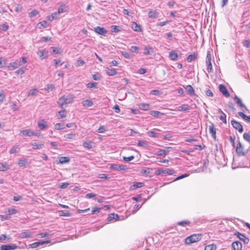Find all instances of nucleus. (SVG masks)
<instances>
[{
  "label": "nucleus",
  "instance_id": "1",
  "mask_svg": "<svg viewBox=\"0 0 250 250\" xmlns=\"http://www.w3.org/2000/svg\"><path fill=\"white\" fill-rule=\"evenodd\" d=\"M73 101V97L71 95H68L65 96L64 95L60 97L57 103L59 104L60 108L62 109H65L66 105L68 104L71 103Z\"/></svg>",
  "mask_w": 250,
  "mask_h": 250
},
{
  "label": "nucleus",
  "instance_id": "2",
  "mask_svg": "<svg viewBox=\"0 0 250 250\" xmlns=\"http://www.w3.org/2000/svg\"><path fill=\"white\" fill-rule=\"evenodd\" d=\"M201 237L200 234H192L185 239V243L186 244L189 245L200 241L201 239Z\"/></svg>",
  "mask_w": 250,
  "mask_h": 250
},
{
  "label": "nucleus",
  "instance_id": "3",
  "mask_svg": "<svg viewBox=\"0 0 250 250\" xmlns=\"http://www.w3.org/2000/svg\"><path fill=\"white\" fill-rule=\"evenodd\" d=\"M155 173L156 175H159L163 173L167 174L168 175H172L174 173V170L172 169L169 168H159L155 171Z\"/></svg>",
  "mask_w": 250,
  "mask_h": 250
},
{
  "label": "nucleus",
  "instance_id": "4",
  "mask_svg": "<svg viewBox=\"0 0 250 250\" xmlns=\"http://www.w3.org/2000/svg\"><path fill=\"white\" fill-rule=\"evenodd\" d=\"M211 56L210 52L209 51H208L206 56V63L207 66V70L208 73L211 72L212 69V64L211 62Z\"/></svg>",
  "mask_w": 250,
  "mask_h": 250
},
{
  "label": "nucleus",
  "instance_id": "5",
  "mask_svg": "<svg viewBox=\"0 0 250 250\" xmlns=\"http://www.w3.org/2000/svg\"><path fill=\"white\" fill-rule=\"evenodd\" d=\"M231 124L235 129L238 130L239 132L242 133L243 131V127L239 122L233 119L231 121Z\"/></svg>",
  "mask_w": 250,
  "mask_h": 250
},
{
  "label": "nucleus",
  "instance_id": "6",
  "mask_svg": "<svg viewBox=\"0 0 250 250\" xmlns=\"http://www.w3.org/2000/svg\"><path fill=\"white\" fill-rule=\"evenodd\" d=\"M51 242L50 240H47V241H39V242H35V243H33L32 244H29L28 247H29V248H32V249H34V248H36L40 246H42L43 245L45 244H48V243H50Z\"/></svg>",
  "mask_w": 250,
  "mask_h": 250
},
{
  "label": "nucleus",
  "instance_id": "7",
  "mask_svg": "<svg viewBox=\"0 0 250 250\" xmlns=\"http://www.w3.org/2000/svg\"><path fill=\"white\" fill-rule=\"evenodd\" d=\"M244 147L240 142L237 145L236 148V151L239 156H244L245 154V152L243 151Z\"/></svg>",
  "mask_w": 250,
  "mask_h": 250
},
{
  "label": "nucleus",
  "instance_id": "8",
  "mask_svg": "<svg viewBox=\"0 0 250 250\" xmlns=\"http://www.w3.org/2000/svg\"><path fill=\"white\" fill-rule=\"evenodd\" d=\"M19 247L15 244L3 245L0 246V250H14L18 248Z\"/></svg>",
  "mask_w": 250,
  "mask_h": 250
},
{
  "label": "nucleus",
  "instance_id": "9",
  "mask_svg": "<svg viewBox=\"0 0 250 250\" xmlns=\"http://www.w3.org/2000/svg\"><path fill=\"white\" fill-rule=\"evenodd\" d=\"M235 235L245 244H248L249 243V239L244 234L236 232L235 233Z\"/></svg>",
  "mask_w": 250,
  "mask_h": 250
},
{
  "label": "nucleus",
  "instance_id": "10",
  "mask_svg": "<svg viewBox=\"0 0 250 250\" xmlns=\"http://www.w3.org/2000/svg\"><path fill=\"white\" fill-rule=\"evenodd\" d=\"M219 89L220 91L223 94L224 96L226 97H229V93L225 85L223 84H220L219 85Z\"/></svg>",
  "mask_w": 250,
  "mask_h": 250
},
{
  "label": "nucleus",
  "instance_id": "11",
  "mask_svg": "<svg viewBox=\"0 0 250 250\" xmlns=\"http://www.w3.org/2000/svg\"><path fill=\"white\" fill-rule=\"evenodd\" d=\"M208 130L210 134H211L212 138L214 139H216V128L214 127V124L211 123L210 125L208 126Z\"/></svg>",
  "mask_w": 250,
  "mask_h": 250
},
{
  "label": "nucleus",
  "instance_id": "12",
  "mask_svg": "<svg viewBox=\"0 0 250 250\" xmlns=\"http://www.w3.org/2000/svg\"><path fill=\"white\" fill-rule=\"evenodd\" d=\"M19 236L21 238H31L33 236V232L31 231L21 232L19 234Z\"/></svg>",
  "mask_w": 250,
  "mask_h": 250
},
{
  "label": "nucleus",
  "instance_id": "13",
  "mask_svg": "<svg viewBox=\"0 0 250 250\" xmlns=\"http://www.w3.org/2000/svg\"><path fill=\"white\" fill-rule=\"evenodd\" d=\"M94 31L98 34L102 35H104L107 33V31L104 28L100 26L95 27Z\"/></svg>",
  "mask_w": 250,
  "mask_h": 250
},
{
  "label": "nucleus",
  "instance_id": "14",
  "mask_svg": "<svg viewBox=\"0 0 250 250\" xmlns=\"http://www.w3.org/2000/svg\"><path fill=\"white\" fill-rule=\"evenodd\" d=\"M231 246L233 249V250H242V244L238 241L233 242L231 244Z\"/></svg>",
  "mask_w": 250,
  "mask_h": 250
},
{
  "label": "nucleus",
  "instance_id": "15",
  "mask_svg": "<svg viewBox=\"0 0 250 250\" xmlns=\"http://www.w3.org/2000/svg\"><path fill=\"white\" fill-rule=\"evenodd\" d=\"M21 65L20 61H16L10 63L8 68L9 70H13L19 67Z\"/></svg>",
  "mask_w": 250,
  "mask_h": 250
},
{
  "label": "nucleus",
  "instance_id": "16",
  "mask_svg": "<svg viewBox=\"0 0 250 250\" xmlns=\"http://www.w3.org/2000/svg\"><path fill=\"white\" fill-rule=\"evenodd\" d=\"M21 133L24 136H31L35 134V132L30 129H25L21 131Z\"/></svg>",
  "mask_w": 250,
  "mask_h": 250
},
{
  "label": "nucleus",
  "instance_id": "17",
  "mask_svg": "<svg viewBox=\"0 0 250 250\" xmlns=\"http://www.w3.org/2000/svg\"><path fill=\"white\" fill-rule=\"evenodd\" d=\"M110 168L111 169H114L116 170H122L125 168V165H118L116 164L111 165Z\"/></svg>",
  "mask_w": 250,
  "mask_h": 250
},
{
  "label": "nucleus",
  "instance_id": "18",
  "mask_svg": "<svg viewBox=\"0 0 250 250\" xmlns=\"http://www.w3.org/2000/svg\"><path fill=\"white\" fill-rule=\"evenodd\" d=\"M119 219V216L117 214L115 213H111L108 215L107 218V221L108 222H111L113 220L115 221L118 220Z\"/></svg>",
  "mask_w": 250,
  "mask_h": 250
},
{
  "label": "nucleus",
  "instance_id": "19",
  "mask_svg": "<svg viewBox=\"0 0 250 250\" xmlns=\"http://www.w3.org/2000/svg\"><path fill=\"white\" fill-rule=\"evenodd\" d=\"M131 28L135 31H137V32L142 31L141 25L139 24H138L136 22H134V21L132 22Z\"/></svg>",
  "mask_w": 250,
  "mask_h": 250
},
{
  "label": "nucleus",
  "instance_id": "20",
  "mask_svg": "<svg viewBox=\"0 0 250 250\" xmlns=\"http://www.w3.org/2000/svg\"><path fill=\"white\" fill-rule=\"evenodd\" d=\"M144 186V183L142 182H135L130 186V189L131 190H135L137 188H141Z\"/></svg>",
  "mask_w": 250,
  "mask_h": 250
},
{
  "label": "nucleus",
  "instance_id": "21",
  "mask_svg": "<svg viewBox=\"0 0 250 250\" xmlns=\"http://www.w3.org/2000/svg\"><path fill=\"white\" fill-rule=\"evenodd\" d=\"M188 94L190 96H193L195 95L194 90L190 85H188L185 87Z\"/></svg>",
  "mask_w": 250,
  "mask_h": 250
},
{
  "label": "nucleus",
  "instance_id": "22",
  "mask_svg": "<svg viewBox=\"0 0 250 250\" xmlns=\"http://www.w3.org/2000/svg\"><path fill=\"white\" fill-rule=\"evenodd\" d=\"M154 53L153 48L150 46H145L144 47V52L145 55H152Z\"/></svg>",
  "mask_w": 250,
  "mask_h": 250
},
{
  "label": "nucleus",
  "instance_id": "23",
  "mask_svg": "<svg viewBox=\"0 0 250 250\" xmlns=\"http://www.w3.org/2000/svg\"><path fill=\"white\" fill-rule=\"evenodd\" d=\"M37 53L41 60L44 59L47 56V52L45 50H39Z\"/></svg>",
  "mask_w": 250,
  "mask_h": 250
},
{
  "label": "nucleus",
  "instance_id": "24",
  "mask_svg": "<svg viewBox=\"0 0 250 250\" xmlns=\"http://www.w3.org/2000/svg\"><path fill=\"white\" fill-rule=\"evenodd\" d=\"M234 100H235L237 104L239 105L241 107H243L246 110H247L246 106L243 104L241 99L239 98H238L237 96L235 95L234 96Z\"/></svg>",
  "mask_w": 250,
  "mask_h": 250
},
{
  "label": "nucleus",
  "instance_id": "25",
  "mask_svg": "<svg viewBox=\"0 0 250 250\" xmlns=\"http://www.w3.org/2000/svg\"><path fill=\"white\" fill-rule=\"evenodd\" d=\"M190 109V106L188 104H183L178 107L177 110L179 111H186Z\"/></svg>",
  "mask_w": 250,
  "mask_h": 250
},
{
  "label": "nucleus",
  "instance_id": "26",
  "mask_svg": "<svg viewBox=\"0 0 250 250\" xmlns=\"http://www.w3.org/2000/svg\"><path fill=\"white\" fill-rule=\"evenodd\" d=\"M178 57V54L174 51H172L169 53V58L172 61H175Z\"/></svg>",
  "mask_w": 250,
  "mask_h": 250
},
{
  "label": "nucleus",
  "instance_id": "27",
  "mask_svg": "<svg viewBox=\"0 0 250 250\" xmlns=\"http://www.w3.org/2000/svg\"><path fill=\"white\" fill-rule=\"evenodd\" d=\"M38 125L39 128L42 130L43 129L47 126L46 122L44 120H42L40 122H38Z\"/></svg>",
  "mask_w": 250,
  "mask_h": 250
},
{
  "label": "nucleus",
  "instance_id": "28",
  "mask_svg": "<svg viewBox=\"0 0 250 250\" xmlns=\"http://www.w3.org/2000/svg\"><path fill=\"white\" fill-rule=\"evenodd\" d=\"M70 159L68 157H60L59 158V163L64 164L69 162Z\"/></svg>",
  "mask_w": 250,
  "mask_h": 250
},
{
  "label": "nucleus",
  "instance_id": "29",
  "mask_svg": "<svg viewBox=\"0 0 250 250\" xmlns=\"http://www.w3.org/2000/svg\"><path fill=\"white\" fill-rule=\"evenodd\" d=\"M219 111L221 113V115L219 116V119L221 120L224 123L227 124V119H226V115L224 113L221 109H219Z\"/></svg>",
  "mask_w": 250,
  "mask_h": 250
},
{
  "label": "nucleus",
  "instance_id": "30",
  "mask_svg": "<svg viewBox=\"0 0 250 250\" xmlns=\"http://www.w3.org/2000/svg\"><path fill=\"white\" fill-rule=\"evenodd\" d=\"M82 104L83 106H86V107L91 106L93 104V103L92 101L90 100H83L82 102Z\"/></svg>",
  "mask_w": 250,
  "mask_h": 250
},
{
  "label": "nucleus",
  "instance_id": "31",
  "mask_svg": "<svg viewBox=\"0 0 250 250\" xmlns=\"http://www.w3.org/2000/svg\"><path fill=\"white\" fill-rule=\"evenodd\" d=\"M106 72L109 76H114L117 74V72L115 68H108L106 69Z\"/></svg>",
  "mask_w": 250,
  "mask_h": 250
},
{
  "label": "nucleus",
  "instance_id": "32",
  "mask_svg": "<svg viewBox=\"0 0 250 250\" xmlns=\"http://www.w3.org/2000/svg\"><path fill=\"white\" fill-rule=\"evenodd\" d=\"M139 108L144 110H147L150 108V105L148 104L142 103L139 105Z\"/></svg>",
  "mask_w": 250,
  "mask_h": 250
},
{
  "label": "nucleus",
  "instance_id": "33",
  "mask_svg": "<svg viewBox=\"0 0 250 250\" xmlns=\"http://www.w3.org/2000/svg\"><path fill=\"white\" fill-rule=\"evenodd\" d=\"M59 215L61 216H70L71 213L68 211L66 210H60L59 211Z\"/></svg>",
  "mask_w": 250,
  "mask_h": 250
},
{
  "label": "nucleus",
  "instance_id": "34",
  "mask_svg": "<svg viewBox=\"0 0 250 250\" xmlns=\"http://www.w3.org/2000/svg\"><path fill=\"white\" fill-rule=\"evenodd\" d=\"M168 151H167L164 149H159L157 152L156 153L157 155L158 156H162V155H166L167 154Z\"/></svg>",
  "mask_w": 250,
  "mask_h": 250
},
{
  "label": "nucleus",
  "instance_id": "35",
  "mask_svg": "<svg viewBox=\"0 0 250 250\" xmlns=\"http://www.w3.org/2000/svg\"><path fill=\"white\" fill-rule=\"evenodd\" d=\"M216 246L215 244H210L205 247L204 250H216Z\"/></svg>",
  "mask_w": 250,
  "mask_h": 250
},
{
  "label": "nucleus",
  "instance_id": "36",
  "mask_svg": "<svg viewBox=\"0 0 250 250\" xmlns=\"http://www.w3.org/2000/svg\"><path fill=\"white\" fill-rule=\"evenodd\" d=\"M9 168V167L6 164L0 163V171H4L7 170Z\"/></svg>",
  "mask_w": 250,
  "mask_h": 250
},
{
  "label": "nucleus",
  "instance_id": "37",
  "mask_svg": "<svg viewBox=\"0 0 250 250\" xmlns=\"http://www.w3.org/2000/svg\"><path fill=\"white\" fill-rule=\"evenodd\" d=\"M137 145L139 146H143L146 148L148 146V143L146 141H139Z\"/></svg>",
  "mask_w": 250,
  "mask_h": 250
},
{
  "label": "nucleus",
  "instance_id": "38",
  "mask_svg": "<svg viewBox=\"0 0 250 250\" xmlns=\"http://www.w3.org/2000/svg\"><path fill=\"white\" fill-rule=\"evenodd\" d=\"M32 145L34 149H41L44 146L43 144H38L36 143H32Z\"/></svg>",
  "mask_w": 250,
  "mask_h": 250
},
{
  "label": "nucleus",
  "instance_id": "39",
  "mask_svg": "<svg viewBox=\"0 0 250 250\" xmlns=\"http://www.w3.org/2000/svg\"><path fill=\"white\" fill-rule=\"evenodd\" d=\"M122 55L126 59H131L132 58V55L126 51H122Z\"/></svg>",
  "mask_w": 250,
  "mask_h": 250
},
{
  "label": "nucleus",
  "instance_id": "40",
  "mask_svg": "<svg viewBox=\"0 0 250 250\" xmlns=\"http://www.w3.org/2000/svg\"><path fill=\"white\" fill-rule=\"evenodd\" d=\"M196 59V55L195 54H193L189 55L187 58V60L188 62H190Z\"/></svg>",
  "mask_w": 250,
  "mask_h": 250
},
{
  "label": "nucleus",
  "instance_id": "41",
  "mask_svg": "<svg viewBox=\"0 0 250 250\" xmlns=\"http://www.w3.org/2000/svg\"><path fill=\"white\" fill-rule=\"evenodd\" d=\"M62 109V110L58 112L59 116L58 118L59 119H62L66 116L65 114H64L65 109L63 108Z\"/></svg>",
  "mask_w": 250,
  "mask_h": 250
},
{
  "label": "nucleus",
  "instance_id": "42",
  "mask_svg": "<svg viewBox=\"0 0 250 250\" xmlns=\"http://www.w3.org/2000/svg\"><path fill=\"white\" fill-rule=\"evenodd\" d=\"M18 149H19V148L18 147V146H14L9 150V153L10 154L16 153L18 151Z\"/></svg>",
  "mask_w": 250,
  "mask_h": 250
},
{
  "label": "nucleus",
  "instance_id": "43",
  "mask_svg": "<svg viewBox=\"0 0 250 250\" xmlns=\"http://www.w3.org/2000/svg\"><path fill=\"white\" fill-rule=\"evenodd\" d=\"M26 68L25 67H22L19 69H18L16 71V73H17V74L18 75H22L25 71L26 70Z\"/></svg>",
  "mask_w": 250,
  "mask_h": 250
},
{
  "label": "nucleus",
  "instance_id": "44",
  "mask_svg": "<svg viewBox=\"0 0 250 250\" xmlns=\"http://www.w3.org/2000/svg\"><path fill=\"white\" fill-rule=\"evenodd\" d=\"M64 128L65 126L63 124L57 123L55 125V128L57 130H61L64 129Z\"/></svg>",
  "mask_w": 250,
  "mask_h": 250
},
{
  "label": "nucleus",
  "instance_id": "45",
  "mask_svg": "<svg viewBox=\"0 0 250 250\" xmlns=\"http://www.w3.org/2000/svg\"><path fill=\"white\" fill-rule=\"evenodd\" d=\"M243 136L244 139L250 144V135L248 133H244Z\"/></svg>",
  "mask_w": 250,
  "mask_h": 250
},
{
  "label": "nucleus",
  "instance_id": "46",
  "mask_svg": "<svg viewBox=\"0 0 250 250\" xmlns=\"http://www.w3.org/2000/svg\"><path fill=\"white\" fill-rule=\"evenodd\" d=\"M97 83H89L87 84V87L88 88L97 87Z\"/></svg>",
  "mask_w": 250,
  "mask_h": 250
},
{
  "label": "nucleus",
  "instance_id": "47",
  "mask_svg": "<svg viewBox=\"0 0 250 250\" xmlns=\"http://www.w3.org/2000/svg\"><path fill=\"white\" fill-rule=\"evenodd\" d=\"M83 146L86 148H92V146H91V141H88V142H84L83 143Z\"/></svg>",
  "mask_w": 250,
  "mask_h": 250
},
{
  "label": "nucleus",
  "instance_id": "48",
  "mask_svg": "<svg viewBox=\"0 0 250 250\" xmlns=\"http://www.w3.org/2000/svg\"><path fill=\"white\" fill-rule=\"evenodd\" d=\"M75 136V134L74 133L66 134L63 136L64 138L69 139H72L74 138Z\"/></svg>",
  "mask_w": 250,
  "mask_h": 250
},
{
  "label": "nucleus",
  "instance_id": "49",
  "mask_svg": "<svg viewBox=\"0 0 250 250\" xmlns=\"http://www.w3.org/2000/svg\"><path fill=\"white\" fill-rule=\"evenodd\" d=\"M242 43L245 47L248 48L250 47V40H245Z\"/></svg>",
  "mask_w": 250,
  "mask_h": 250
},
{
  "label": "nucleus",
  "instance_id": "50",
  "mask_svg": "<svg viewBox=\"0 0 250 250\" xmlns=\"http://www.w3.org/2000/svg\"><path fill=\"white\" fill-rule=\"evenodd\" d=\"M69 185L68 183H61L59 184V188L62 189L66 188Z\"/></svg>",
  "mask_w": 250,
  "mask_h": 250
},
{
  "label": "nucleus",
  "instance_id": "51",
  "mask_svg": "<svg viewBox=\"0 0 250 250\" xmlns=\"http://www.w3.org/2000/svg\"><path fill=\"white\" fill-rule=\"evenodd\" d=\"M147 134L149 136L151 137H157L158 133L152 131H149L147 132Z\"/></svg>",
  "mask_w": 250,
  "mask_h": 250
},
{
  "label": "nucleus",
  "instance_id": "52",
  "mask_svg": "<svg viewBox=\"0 0 250 250\" xmlns=\"http://www.w3.org/2000/svg\"><path fill=\"white\" fill-rule=\"evenodd\" d=\"M38 12L37 10H34L32 11L31 12H30L29 13V16L30 18H32V17H34L37 16L38 15Z\"/></svg>",
  "mask_w": 250,
  "mask_h": 250
},
{
  "label": "nucleus",
  "instance_id": "53",
  "mask_svg": "<svg viewBox=\"0 0 250 250\" xmlns=\"http://www.w3.org/2000/svg\"><path fill=\"white\" fill-rule=\"evenodd\" d=\"M112 32L117 33L120 31V28L119 26L113 25L112 26Z\"/></svg>",
  "mask_w": 250,
  "mask_h": 250
},
{
  "label": "nucleus",
  "instance_id": "54",
  "mask_svg": "<svg viewBox=\"0 0 250 250\" xmlns=\"http://www.w3.org/2000/svg\"><path fill=\"white\" fill-rule=\"evenodd\" d=\"M190 224L188 221H183L177 223V225L179 226H184L186 225H189Z\"/></svg>",
  "mask_w": 250,
  "mask_h": 250
},
{
  "label": "nucleus",
  "instance_id": "55",
  "mask_svg": "<svg viewBox=\"0 0 250 250\" xmlns=\"http://www.w3.org/2000/svg\"><path fill=\"white\" fill-rule=\"evenodd\" d=\"M92 78L96 81L100 80L101 78V76L100 74H94L92 75Z\"/></svg>",
  "mask_w": 250,
  "mask_h": 250
},
{
  "label": "nucleus",
  "instance_id": "56",
  "mask_svg": "<svg viewBox=\"0 0 250 250\" xmlns=\"http://www.w3.org/2000/svg\"><path fill=\"white\" fill-rule=\"evenodd\" d=\"M47 22L45 21H43L42 22H40L38 24V26H39L40 28H44L46 27Z\"/></svg>",
  "mask_w": 250,
  "mask_h": 250
},
{
  "label": "nucleus",
  "instance_id": "57",
  "mask_svg": "<svg viewBox=\"0 0 250 250\" xmlns=\"http://www.w3.org/2000/svg\"><path fill=\"white\" fill-rule=\"evenodd\" d=\"M130 51H131L132 52H134V53H136V52H138V50H139V47L136 46H131V47L130 48Z\"/></svg>",
  "mask_w": 250,
  "mask_h": 250
},
{
  "label": "nucleus",
  "instance_id": "58",
  "mask_svg": "<svg viewBox=\"0 0 250 250\" xmlns=\"http://www.w3.org/2000/svg\"><path fill=\"white\" fill-rule=\"evenodd\" d=\"M148 17L149 18H156V12L155 11H150L148 13Z\"/></svg>",
  "mask_w": 250,
  "mask_h": 250
},
{
  "label": "nucleus",
  "instance_id": "59",
  "mask_svg": "<svg viewBox=\"0 0 250 250\" xmlns=\"http://www.w3.org/2000/svg\"><path fill=\"white\" fill-rule=\"evenodd\" d=\"M63 7L64 5H61V6H60L58 8L57 13L61 14L65 12L66 10L64 9Z\"/></svg>",
  "mask_w": 250,
  "mask_h": 250
},
{
  "label": "nucleus",
  "instance_id": "60",
  "mask_svg": "<svg viewBox=\"0 0 250 250\" xmlns=\"http://www.w3.org/2000/svg\"><path fill=\"white\" fill-rule=\"evenodd\" d=\"M25 163L24 159H20L19 160L18 164L20 167H22L25 165Z\"/></svg>",
  "mask_w": 250,
  "mask_h": 250
},
{
  "label": "nucleus",
  "instance_id": "61",
  "mask_svg": "<svg viewBox=\"0 0 250 250\" xmlns=\"http://www.w3.org/2000/svg\"><path fill=\"white\" fill-rule=\"evenodd\" d=\"M84 63V62L82 60H77L76 62V65L77 66H82Z\"/></svg>",
  "mask_w": 250,
  "mask_h": 250
},
{
  "label": "nucleus",
  "instance_id": "62",
  "mask_svg": "<svg viewBox=\"0 0 250 250\" xmlns=\"http://www.w3.org/2000/svg\"><path fill=\"white\" fill-rule=\"evenodd\" d=\"M205 93H206V95L207 96H209V97H213V93L212 92V91L209 90V89H207L206 91H205Z\"/></svg>",
  "mask_w": 250,
  "mask_h": 250
},
{
  "label": "nucleus",
  "instance_id": "63",
  "mask_svg": "<svg viewBox=\"0 0 250 250\" xmlns=\"http://www.w3.org/2000/svg\"><path fill=\"white\" fill-rule=\"evenodd\" d=\"M105 131V129L103 125H101L99 128L97 130V131L99 133H104Z\"/></svg>",
  "mask_w": 250,
  "mask_h": 250
},
{
  "label": "nucleus",
  "instance_id": "64",
  "mask_svg": "<svg viewBox=\"0 0 250 250\" xmlns=\"http://www.w3.org/2000/svg\"><path fill=\"white\" fill-rule=\"evenodd\" d=\"M8 211V215L14 214L17 212V210L15 208H9Z\"/></svg>",
  "mask_w": 250,
  "mask_h": 250
}]
</instances>
